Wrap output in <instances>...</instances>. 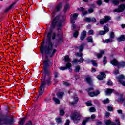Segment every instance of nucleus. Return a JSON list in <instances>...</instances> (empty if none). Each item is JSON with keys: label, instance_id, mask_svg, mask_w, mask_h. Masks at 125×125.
Wrapping results in <instances>:
<instances>
[{"label": "nucleus", "instance_id": "f257e3e1", "mask_svg": "<svg viewBox=\"0 0 125 125\" xmlns=\"http://www.w3.org/2000/svg\"><path fill=\"white\" fill-rule=\"evenodd\" d=\"M53 49V43L51 42V32H49L47 35V41L46 42V46L42 45L40 49L41 52L43 55L45 54H50V57H52L54 53L56 52V49Z\"/></svg>", "mask_w": 125, "mask_h": 125}, {"label": "nucleus", "instance_id": "f03ea898", "mask_svg": "<svg viewBox=\"0 0 125 125\" xmlns=\"http://www.w3.org/2000/svg\"><path fill=\"white\" fill-rule=\"evenodd\" d=\"M62 16L58 15L51 22V26L52 28H55V26H58V31H59L60 27H62V23L65 21V19L61 20Z\"/></svg>", "mask_w": 125, "mask_h": 125}, {"label": "nucleus", "instance_id": "7ed1b4c3", "mask_svg": "<svg viewBox=\"0 0 125 125\" xmlns=\"http://www.w3.org/2000/svg\"><path fill=\"white\" fill-rule=\"evenodd\" d=\"M48 54H45V61L43 62V70H42V75L43 77L45 76H49L51 74L50 70L47 69V63L48 62V57H47Z\"/></svg>", "mask_w": 125, "mask_h": 125}, {"label": "nucleus", "instance_id": "20e7f679", "mask_svg": "<svg viewBox=\"0 0 125 125\" xmlns=\"http://www.w3.org/2000/svg\"><path fill=\"white\" fill-rule=\"evenodd\" d=\"M42 77H43V80L42 81L41 86L40 87H41V88H44V86L46 85V83L47 86H49L51 81V77H50V75H46L45 77L42 75Z\"/></svg>", "mask_w": 125, "mask_h": 125}, {"label": "nucleus", "instance_id": "39448f33", "mask_svg": "<svg viewBox=\"0 0 125 125\" xmlns=\"http://www.w3.org/2000/svg\"><path fill=\"white\" fill-rule=\"evenodd\" d=\"M71 120H73L74 124H79L82 118V114L80 112L75 111L70 116Z\"/></svg>", "mask_w": 125, "mask_h": 125}, {"label": "nucleus", "instance_id": "423d86ee", "mask_svg": "<svg viewBox=\"0 0 125 125\" xmlns=\"http://www.w3.org/2000/svg\"><path fill=\"white\" fill-rule=\"evenodd\" d=\"M14 123V119L13 117L8 120V122H6V120L3 119V117L2 115H0V125L2 124H9V125H12Z\"/></svg>", "mask_w": 125, "mask_h": 125}, {"label": "nucleus", "instance_id": "0eeeda50", "mask_svg": "<svg viewBox=\"0 0 125 125\" xmlns=\"http://www.w3.org/2000/svg\"><path fill=\"white\" fill-rule=\"evenodd\" d=\"M111 19L112 18L110 16H105L104 18L101 19L100 20V25H104V24L107 23L108 21H110Z\"/></svg>", "mask_w": 125, "mask_h": 125}, {"label": "nucleus", "instance_id": "6e6552de", "mask_svg": "<svg viewBox=\"0 0 125 125\" xmlns=\"http://www.w3.org/2000/svg\"><path fill=\"white\" fill-rule=\"evenodd\" d=\"M116 79L119 83H120L123 86H125V81H123L125 79V76L122 75H119L116 77Z\"/></svg>", "mask_w": 125, "mask_h": 125}, {"label": "nucleus", "instance_id": "1a4fd4ad", "mask_svg": "<svg viewBox=\"0 0 125 125\" xmlns=\"http://www.w3.org/2000/svg\"><path fill=\"white\" fill-rule=\"evenodd\" d=\"M115 122H115H111L110 120H107L105 121V124L106 125H121L119 119H116Z\"/></svg>", "mask_w": 125, "mask_h": 125}, {"label": "nucleus", "instance_id": "9d476101", "mask_svg": "<svg viewBox=\"0 0 125 125\" xmlns=\"http://www.w3.org/2000/svg\"><path fill=\"white\" fill-rule=\"evenodd\" d=\"M72 64L70 62H68L66 65V67H59L60 70H62V71H64V70H66V69H68L69 72H72Z\"/></svg>", "mask_w": 125, "mask_h": 125}, {"label": "nucleus", "instance_id": "9b49d317", "mask_svg": "<svg viewBox=\"0 0 125 125\" xmlns=\"http://www.w3.org/2000/svg\"><path fill=\"white\" fill-rule=\"evenodd\" d=\"M125 4H122L119 6L118 8L115 9L114 11V12H123L125 10Z\"/></svg>", "mask_w": 125, "mask_h": 125}, {"label": "nucleus", "instance_id": "f8f14e48", "mask_svg": "<svg viewBox=\"0 0 125 125\" xmlns=\"http://www.w3.org/2000/svg\"><path fill=\"white\" fill-rule=\"evenodd\" d=\"M79 15L77 14H72L70 16V21L72 24H75V20L78 18Z\"/></svg>", "mask_w": 125, "mask_h": 125}, {"label": "nucleus", "instance_id": "ddd939ff", "mask_svg": "<svg viewBox=\"0 0 125 125\" xmlns=\"http://www.w3.org/2000/svg\"><path fill=\"white\" fill-rule=\"evenodd\" d=\"M86 63L87 64H89V63H91L94 67H97V63L96 62V61L95 60H90L88 59L86 61Z\"/></svg>", "mask_w": 125, "mask_h": 125}, {"label": "nucleus", "instance_id": "4468645a", "mask_svg": "<svg viewBox=\"0 0 125 125\" xmlns=\"http://www.w3.org/2000/svg\"><path fill=\"white\" fill-rule=\"evenodd\" d=\"M85 82L89 84V85H93L92 84V80H91V78L89 76H87L85 79Z\"/></svg>", "mask_w": 125, "mask_h": 125}, {"label": "nucleus", "instance_id": "2eb2a0df", "mask_svg": "<svg viewBox=\"0 0 125 125\" xmlns=\"http://www.w3.org/2000/svg\"><path fill=\"white\" fill-rule=\"evenodd\" d=\"M100 75H99L97 78L98 80H100V81H102L104 78H106V74L103 72H100Z\"/></svg>", "mask_w": 125, "mask_h": 125}, {"label": "nucleus", "instance_id": "dca6fc26", "mask_svg": "<svg viewBox=\"0 0 125 125\" xmlns=\"http://www.w3.org/2000/svg\"><path fill=\"white\" fill-rule=\"evenodd\" d=\"M100 94V92L99 90H96V92H90L88 94L91 97H93L94 96H97L98 94Z\"/></svg>", "mask_w": 125, "mask_h": 125}, {"label": "nucleus", "instance_id": "f3484780", "mask_svg": "<svg viewBox=\"0 0 125 125\" xmlns=\"http://www.w3.org/2000/svg\"><path fill=\"white\" fill-rule=\"evenodd\" d=\"M57 37H58V39H56V41L58 42H63V34H60V33H58L57 34Z\"/></svg>", "mask_w": 125, "mask_h": 125}, {"label": "nucleus", "instance_id": "a211bd4d", "mask_svg": "<svg viewBox=\"0 0 125 125\" xmlns=\"http://www.w3.org/2000/svg\"><path fill=\"white\" fill-rule=\"evenodd\" d=\"M86 36V31H83V32L81 33V36H80V39L81 41H83L84 39H85V37Z\"/></svg>", "mask_w": 125, "mask_h": 125}, {"label": "nucleus", "instance_id": "6ab92c4d", "mask_svg": "<svg viewBox=\"0 0 125 125\" xmlns=\"http://www.w3.org/2000/svg\"><path fill=\"white\" fill-rule=\"evenodd\" d=\"M110 63L113 65V66H118L119 65V62L116 60V59H113L112 61H110Z\"/></svg>", "mask_w": 125, "mask_h": 125}, {"label": "nucleus", "instance_id": "aec40b11", "mask_svg": "<svg viewBox=\"0 0 125 125\" xmlns=\"http://www.w3.org/2000/svg\"><path fill=\"white\" fill-rule=\"evenodd\" d=\"M73 102H70L71 105H76V103H78V102L79 101V98L75 97L73 98Z\"/></svg>", "mask_w": 125, "mask_h": 125}, {"label": "nucleus", "instance_id": "412c9836", "mask_svg": "<svg viewBox=\"0 0 125 125\" xmlns=\"http://www.w3.org/2000/svg\"><path fill=\"white\" fill-rule=\"evenodd\" d=\"M105 53V51L104 50H101L100 51V53H98L97 54V58H101L102 57V55Z\"/></svg>", "mask_w": 125, "mask_h": 125}, {"label": "nucleus", "instance_id": "4be33fe9", "mask_svg": "<svg viewBox=\"0 0 125 125\" xmlns=\"http://www.w3.org/2000/svg\"><path fill=\"white\" fill-rule=\"evenodd\" d=\"M115 90L112 89H107L105 91L106 95H110V94H112Z\"/></svg>", "mask_w": 125, "mask_h": 125}, {"label": "nucleus", "instance_id": "5701e85b", "mask_svg": "<svg viewBox=\"0 0 125 125\" xmlns=\"http://www.w3.org/2000/svg\"><path fill=\"white\" fill-rule=\"evenodd\" d=\"M70 7H71L70 4L69 3H66L65 6H64V12H67V11H68V10L70 9Z\"/></svg>", "mask_w": 125, "mask_h": 125}, {"label": "nucleus", "instance_id": "b1692460", "mask_svg": "<svg viewBox=\"0 0 125 125\" xmlns=\"http://www.w3.org/2000/svg\"><path fill=\"white\" fill-rule=\"evenodd\" d=\"M89 121H90V118H89H89H86L85 119H84L83 120L81 125H86V123H87L88 122H89Z\"/></svg>", "mask_w": 125, "mask_h": 125}, {"label": "nucleus", "instance_id": "393cba45", "mask_svg": "<svg viewBox=\"0 0 125 125\" xmlns=\"http://www.w3.org/2000/svg\"><path fill=\"white\" fill-rule=\"evenodd\" d=\"M58 98L60 99H62L63 98V96H64V92H59L56 94Z\"/></svg>", "mask_w": 125, "mask_h": 125}, {"label": "nucleus", "instance_id": "a878e982", "mask_svg": "<svg viewBox=\"0 0 125 125\" xmlns=\"http://www.w3.org/2000/svg\"><path fill=\"white\" fill-rule=\"evenodd\" d=\"M111 3L114 5H119L120 4V1L118 0H112Z\"/></svg>", "mask_w": 125, "mask_h": 125}, {"label": "nucleus", "instance_id": "bb28decb", "mask_svg": "<svg viewBox=\"0 0 125 125\" xmlns=\"http://www.w3.org/2000/svg\"><path fill=\"white\" fill-rule=\"evenodd\" d=\"M125 40V36L124 35H122L119 38L117 39L118 42H123Z\"/></svg>", "mask_w": 125, "mask_h": 125}, {"label": "nucleus", "instance_id": "cd10ccee", "mask_svg": "<svg viewBox=\"0 0 125 125\" xmlns=\"http://www.w3.org/2000/svg\"><path fill=\"white\" fill-rule=\"evenodd\" d=\"M84 46H85V43H82L81 45L79 46V49L80 52L83 51Z\"/></svg>", "mask_w": 125, "mask_h": 125}, {"label": "nucleus", "instance_id": "c85d7f7f", "mask_svg": "<svg viewBox=\"0 0 125 125\" xmlns=\"http://www.w3.org/2000/svg\"><path fill=\"white\" fill-rule=\"evenodd\" d=\"M44 91V88H42L40 87V91H39V94L36 98V99L40 97V95H42V93H43V91Z\"/></svg>", "mask_w": 125, "mask_h": 125}, {"label": "nucleus", "instance_id": "c756f323", "mask_svg": "<svg viewBox=\"0 0 125 125\" xmlns=\"http://www.w3.org/2000/svg\"><path fill=\"white\" fill-rule=\"evenodd\" d=\"M16 4V3H13L10 6H9V7L5 10L4 12H7L8 10H9V9H11V8H12V7H13V6H14V5Z\"/></svg>", "mask_w": 125, "mask_h": 125}, {"label": "nucleus", "instance_id": "7c9ffc66", "mask_svg": "<svg viewBox=\"0 0 125 125\" xmlns=\"http://www.w3.org/2000/svg\"><path fill=\"white\" fill-rule=\"evenodd\" d=\"M49 33H51V37H52V40H55V38H56V34H55V33H52L51 31L49 32L48 34Z\"/></svg>", "mask_w": 125, "mask_h": 125}, {"label": "nucleus", "instance_id": "2f4dec72", "mask_svg": "<svg viewBox=\"0 0 125 125\" xmlns=\"http://www.w3.org/2000/svg\"><path fill=\"white\" fill-rule=\"evenodd\" d=\"M26 119V117H24L23 118L21 119V121L19 122V125H24Z\"/></svg>", "mask_w": 125, "mask_h": 125}, {"label": "nucleus", "instance_id": "473e14b6", "mask_svg": "<svg viewBox=\"0 0 125 125\" xmlns=\"http://www.w3.org/2000/svg\"><path fill=\"white\" fill-rule=\"evenodd\" d=\"M118 67L119 68H121V67L124 68V67H125V62H121L120 63H119Z\"/></svg>", "mask_w": 125, "mask_h": 125}, {"label": "nucleus", "instance_id": "72a5a7b5", "mask_svg": "<svg viewBox=\"0 0 125 125\" xmlns=\"http://www.w3.org/2000/svg\"><path fill=\"white\" fill-rule=\"evenodd\" d=\"M56 122L59 124V125H60V124H62V119L60 117H57L56 118Z\"/></svg>", "mask_w": 125, "mask_h": 125}, {"label": "nucleus", "instance_id": "f704fd0d", "mask_svg": "<svg viewBox=\"0 0 125 125\" xmlns=\"http://www.w3.org/2000/svg\"><path fill=\"white\" fill-rule=\"evenodd\" d=\"M113 42V39L111 38H109L107 39H106L103 42L104 43H108L109 42Z\"/></svg>", "mask_w": 125, "mask_h": 125}, {"label": "nucleus", "instance_id": "c9c22d12", "mask_svg": "<svg viewBox=\"0 0 125 125\" xmlns=\"http://www.w3.org/2000/svg\"><path fill=\"white\" fill-rule=\"evenodd\" d=\"M62 7V4L60 3L56 8V11H59L60 10V8Z\"/></svg>", "mask_w": 125, "mask_h": 125}, {"label": "nucleus", "instance_id": "e433bc0d", "mask_svg": "<svg viewBox=\"0 0 125 125\" xmlns=\"http://www.w3.org/2000/svg\"><path fill=\"white\" fill-rule=\"evenodd\" d=\"M87 41L88 42H91V43H93V40L92 39V36H90L87 38Z\"/></svg>", "mask_w": 125, "mask_h": 125}, {"label": "nucleus", "instance_id": "4c0bfd02", "mask_svg": "<svg viewBox=\"0 0 125 125\" xmlns=\"http://www.w3.org/2000/svg\"><path fill=\"white\" fill-rule=\"evenodd\" d=\"M80 70H81V67H80V65H78L75 67L74 71L76 73H79L80 72Z\"/></svg>", "mask_w": 125, "mask_h": 125}, {"label": "nucleus", "instance_id": "58836bf2", "mask_svg": "<svg viewBox=\"0 0 125 125\" xmlns=\"http://www.w3.org/2000/svg\"><path fill=\"white\" fill-rule=\"evenodd\" d=\"M53 100H54V102H55V103H57V104H60V101L59 100V99H58L55 97H53Z\"/></svg>", "mask_w": 125, "mask_h": 125}, {"label": "nucleus", "instance_id": "ea45409f", "mask_svg": "<svg viewBox=\"0 0 125 125\" xmlns=\"http://www.w3.org/2000/svg\"><path fill=\"white\" fill-rule=\"evenodd\" d=\"M84 21L87 23H90V22H91V18L86 17L84 19Z\"/></svg>", "mask_w": 125, "mask_h": 125}, {"label": "nucleus", "instance_id": "a19ab883", "mask_svg": "<svg viewBox=\"0 0 125 125\" xmlns=\"http://www.w3.org/2000/svg\"><path fill=\"white\" fill-rule=\"evenodd\" d=\"M64 60L65 62H70V58L69 57V56L67 55L65 56L64 57Z\"/></svg>", "mask_w": 125, "mask_h": 125}, {"label": "nucleus", "instance_id": "79ce46f5", "mask_svg": "<svg viewBox=\"0 0 125 125\" xmlns=\"http://www.w3.org/2000/svg\"><path fill=\"white\" fill-rule=\"evenodd\" d=\"M103 62H104V63H103L104 66H105L106 64H107V57H104Z\"/></svg>", "mask_w": 125, "mask_h": 125}, {"label": "nucleus", "instance_id": "37998d69", "mask_svg": "<svg viewBox=\"0 0 125 125\" xmlns=\"http://www.w3.org/2000/svg\"><path fill=\"white\" fill-rule=\"evenodd\" d=\"M104 30L105 33H108L109 32V27H108V26H104Z\"/></svg>", "mask_w": 125, "mask_h": 125}, {"label": "nucleus", "instance_id": "c03bdc74", "mask_svg": "<svg viewBox=\"0 0 125 125\" xmlns=\"http://www.w3.org/2000/svg\"><path fill=\"white\" fill-rule=\"evenodd\" d=\"M86 105L88 107H89L90 106H92V104H91V101H88L87 102H86Z\"/></svg>", "mask_w": 125, "mask_h": 125}, {"label": "nucleus", "instance_id": "a18cd8bd", "mask_svg": "<svg viewBox=\"0 0 125 125\" xmlns=\"http://www.w3.org/2000/svg\"><path fill=\"white\" fill-rule=\"evenodd\" d=\"M114 38H115V33H114V32H111L110 33V38L111 39H114Z\"/></svg>", "mask_w": 125, "mask_h": 125}, {"label": "nucleus", "instance_id": "49530a36", "mask_svg": "<svg viewBox=\"0 0 125 125\" xmlns=\"http://www.w3.org/2000/svg\"><path fill=\"white\" fill-rule=\"evenodd\" d=\"M102 102L104 103V104H107L109 103V102H110V100H109V99L107 98L106 99L103 101Z\"/></svg>", "mask_w": 125, "mask_h": 125}, {"label": "nucleus", "instance_id": "de8ad7c7", "mask_svg": "<svg viewBox=\"0 0 125 125\" xmlns=\"http://www.w3.org/2000/svg\"><path fill=\"white\" fill-rule=\"evenodd\" d=\"M78 36H79V32L75 31L73 34V37L74 38H77Z\"/></svg>", "mask_w": 125, "mask_h": 125}, {"label": "nucleus", "instance_id": "09e8293b", "mask_svg": "<svg viewBox=\"0 0 125 125\" xmlns=\"http://www.w3.org/2000/svg\"><path fill=\"white\" fill-rule=\"evenodd\" d=\"M107 111H109V112H112V111H113V107L111 105L108 106Z\"/></svg>", "mask_w": 125, "mask_h": 125}, {"label": "nucleus", "instance_id": "8fccbe9b", "mask_svg": "<svg viewBox=\"0 0 125 125\" xmlns=\"http://www.w3.org/2000/svg\"><path fill=\"white\" fill-rule=\"evenodd\" d=\"M105 34H106V33L104 32V31L102 30L100 31L99 33V35H100L101 36H103L105 35Z\"/></svg>", "mask_w": 125, "mask_h": 125}, {"label": "nucleus", "instance_id": "3c124183", "mask_svg": "<svg viewBox=\"0 0 125 125\" xmlns=\"http://www.w3.org/2000/svg\"><path fill=\"white\" fill-rule=\"evenodd\" d=\"M83 54L82 53H76V56H77L78 57H82L83 56Z\"/></svg>", "mask_w": 125, "mask_h": 125}, {"label": "nucleus", "instance_id": "603ef678", "mask_svg": "<svg viewBox=\"0 0 125 125\" xmlns=\"http://www.w3.org/2000/svg\"><path fill=\"white\" fill-rule=\"evenodd\" d=\"M53 74H54V76L55 79H56V78H58V72H57L56 71H54Z\"/></svg>", "mask_w": 125, "mask_h": 125}, {"label": "nucleus", "instance_id": "864d4df0", "mask_svg": "<svg viewBox=\"0 0 125 125\" xmlns=\"http://www.w3.org/2000/svg\"><path fill=\"white\" fill-rule=\"evenodd\" d=\"M65 114V112H64V110H60V116H64V114Z\"/></svg>", "mask_w": 125, "mask_h": 125}, {"label": "nucleus", "instance_id": "5fc2aeb1", "mask_svg": "<svg viewBox=\"0 0 125 125\" xmlns=\"http://www.w3.org/2000/svg\"><path fill=\"white\" fill-rule=\"evenodd\" d=\"M96 21L95 18H91V22H92V23H96Z\"/></svg>", "mask_w": 125, "mask_h": 125}, {"label": "nucleus", "instance_id": "6e6d98bb", "mask_svg": "<svg viewBox=\"0 0 125 125\" xmlns=\"http://www.w3.org/2000/svg\"><path fill=\"white\" fill-rule=\"evenodd\" d=\"M83 61H84V59L83 58V57H81V58L78 60V62H79L80 63H83Z\"/></svg>", "mask_w": 125, "mask_h": 125}, {"label": "nucleus", "instance_id": "4d7b16f0", "mask_svg": "<svg viewBox=\"0 0 125 125\" xmlns=\"http://www.w3.org/2000/svg\"><path fill=\"white\" fill-rule=\"evenodd\" d=\"M110 113L109 112H106L105 113V116L106 117V118H109L110 117Z\"/></svg>", "mask_w": 125, "mask_h": 125}, {"label": "nucleus", "instance_id": "13d9d810", "mask_svg": "<svg viewBox=\"0 0 125 125\" xmlns=\"http://www.w3.org/2000/svg\"><path fill=\"white\" fill-rule=\"evenodd\" d=\"M107 85H113V82L111 80H108L107 82Z\"/></svg>", "mask_w": 125, "mask_h": 125}, {"label": "nucleus", "instance_id": "bf43d9fd", "mask_svg": "<svg viewBox=\"0 0 125 125\" xmlns=\"http://www.w3.org/2000/svg\"><path fill=\"white\" fill-rule=\"evenodd\" d=\"M87 14H88V12L87 11H85L84 10V11L82 12V16H84V15H87Z\"/></svg>", "mask_w": 125, "mask_h": 125}, {"label": "nucleus", "instance_id": "052dcab7", "mask_svg": "<svg viewBox=\"0 0 125 125\" xmlns=\"http://www.w3.org/2000/svg\"><path fill=\"white\" fill-rule=\"evenodd\" d=\"M90 112H95L96 109L94 107H91L89 109Z\"/></svg>", "mask_w": 125, "mask_h": 125}, {"label": "nucleus", "instance_id": "680f3d73", "mask_svg": "<svg viewBox=\"0 0 125 125\" xmlns=\"http://www.w3.org/2000/svg\"><path fill=\"white\" fill-rule=\"evenodd\" d=\"M92 90H94V88H93V87H91L86 89V91L88 92H89V91H91Z\"/></svg>", "mask_w": 125, "mask_h": 125}, {"label": "nucleus", "instance_id": "e2e57ef3", "mask_svg": "<svg viewBox=\"0 0 125 125\" xmlns=\"http://www.w3.org/2000/svg\"><path fill=\"white\" fill-rule=\"evenodd\" d=\"M93 11H94V10L92 8H90L88 10V13H92V12H93Z\"/></svg>", "mask_w": 125, "mask_h": 125}, {"label": "nucleus", "instance_id": "0e129e2a", "mask_svg": "<svg viewBox=\"0 0 125 125\" xmlns=\"http://www.w3.org/2000/svg\"><path fill=\"white\" fill-rule=\"evenodd\" d=\"M96 125H102V122H101V121H99V120H98L97 122H96Z\"/></svg>", "mask_w": 125, "mask_h": 125}, {"label": "nucleus", "instance_id": "69168bd1", "mask_svg": "<svg viewBox=\"0 0 125 125\" xmlns=\"http://www.w3.org/2000/svg\"><path fill=\"white\" fill-rule=\"evenodd\" d=\"M97 4H98V5H99V6H100V5L102 4V1L101 0L97 1Z\"/></svg>", "mask_w": 125, "mask_h": 125}, {"label": "nucleus", "instance_id": "338daca9", "mask_svg": "<svg viewBox=\"0 0 125 125\" xmlns=\"http://www.w3.org/2000/svg\"><path fill=\"white\" fill-rule=\"evenodd\" d=\"M78 10H79V11H82V12H83V11H84V9L83 7H80L78 8Z\"/></svg>", "mask_w": 125, "mask_h": 125}, {"label": "nucleus", "instance_id": "774afa93", "mask_svg": "<svg viewBox=\"0 0 125 125\" xmlns=\"http://www.w3.org/2000/svg\"><path fill=\"white\" fill-rule=\"evenodd\" d=\"M70 124V120L69 119L66 120V123L64 125H69Z\"/></svg>", "mask_w": 125, "mask_h": 125}]
</instances>
